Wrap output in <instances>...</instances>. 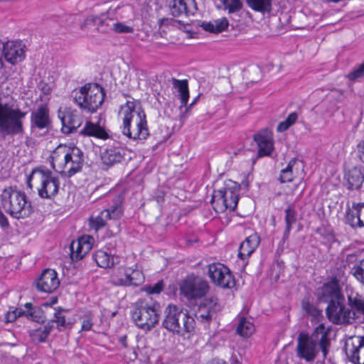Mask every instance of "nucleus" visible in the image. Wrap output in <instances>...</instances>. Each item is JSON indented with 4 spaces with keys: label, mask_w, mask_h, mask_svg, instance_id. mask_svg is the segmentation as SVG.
<instances>
[{
    "label": "nucleus",
    "mask_w": 364,
    "mask_h": 364,
    "mask_svg": "<svg viewBox=\"0 0 364 364\" xmlns=\"http://www.w3.org/2000/svg\"><path fill=\"white\" fill-rule=\"evenodd\" d=\"M329 333L330 328L322 323L315 328L311 336L301 332L297 337L296 356L306 362H312L318 353L319 345L323 356L326 357L330 345Z\"/></svg>",
    "instance_id": "nucleus-1"
},
{
    "label": "nucleus",
    "mask_w": 364,
    "mask_h": 364,
    "mask_svg": "<svg viewBox=\"0 0 364 364\" xmlns=\"http://www.w3.org/2000/svg\"><path fill=\"white\" fill-rule=\"evenodd\" d=\"M122 116V134L134 140H144L149 136L146 114L134 102L128 101L121 107Z\"/></svg>",
    "instance_id": "nucleus-2"
},
{
    "label": "nucleus",
    "mask_w": 364,
    "mask_h": 364,
    "mask_svg": "<svg viewBox=\"0 0 364 364\" xmlns=\"http://www.w3.org/2000/svg\"><path fill=\"white\" fill-rule=\"evenodd\" d=\"M50 158L53 168L67 177L80 171L84 163V153L75 146L60 144L52 152Z\"/></svg>",
    "instance_id": "nucleus-3"
},
{
    "label": "nucleus",
    "mask_w": 364,
    "mask_h": 364,
    "mask_svg": "<svg viewBox=\"0 0 364 364\" xmlns=\"http://www.w3.org/2000/svg\"><path fill=\"white\" fill-rule=\"evenodd\" d=\"M26 115L15 103L0 100V136H22Z\"/></svg>",
    "instance_id": "nucleus-4"
},
{
    "label": "nucleus",
    "mask_w": 364,
    "mask_h": 364,
    "mask_svg": "<svg viewBox=\"0 0 364 364\" xmlns=\"http://www.w3.org/2000/svg\"><path fill=\"white\" fill-rule=\"evenodd\" d=\"M0 199L4 210L14 218H26L33 212L26 195L16 187L9 186L4 188Z\"/></svg>",
    "instance_id": "nucleus-5"
},
{
    "label": "nucleus",
    "mask_w": 364,
    "mask_h": 364,
    "mask_svg": "<svg viewBox=\"0 0 364 364\" xmlns=\"http://www.w3.org/2000/svg\"><path fill=\"white\" fill-rule=\"evenodd\" d=\"M162 326L174 334L184 336L194 332L196 321L187 311L176 305L168 304L164 310Z\"/></svg>",
    "instance_id": "nucleus-6"
},
{
    "label": "nucleus",
    "mask_w": 364,
    "mask_h": 364,
    "mask_svg": "<svg viewBox=\"0 0 364 364\" xmlns=\"http://www.w3.org/2000/svg\"><path fill=\"white\" fill-rule=\"evenodd\" d=\"M160 304L151 299H140L134 303L132 317L134 323L141 329L148 331L159 322Z\"/></svg>",
    "instance_id": "nucleus-7"
},
{
    "label": "nucleus",
    "mask_w": 364,
    "mask_h": 364,
    "mask_svg": "<svg viewBox=\"0 0 364 364\" xmlns=\"http://www.w3.org/2000/svg\"><path fill=\"white\" fill-rule=\"evenodd\" d=\"M27 186L31 189L36 186L41 198L51 199L59 191V178L49 170H33L28 178Z\"/></svg>",
    "instance_id": "nucleus-8"
},
{
    "label": "nucleus",
    "mask_w": 364,
    "mask_h": 364,
    "mask_svg": "<svg viewBox=\"0 0 364 364\" xmlns=\"http://www.w3.org/2000/svg\"><path fill=\"white\" fill-rule=\"evenodd\" d=\"M104 97L102 88L97 84L87 83L73 92L74 102L87 112H96L103 102Z\"/></svg>",
    "instance_id": "nucleus-9"
},
{
    "label": "nucleus",
    "mask_w": 364,
    "mask_h": 364,
    "mask_svg": "<svg viewBox=\"0 0 364 364\" xmlns=\"http://www.w3.org/2000/svg\"><path fill=\"white\" fill-rule=\"evenodd\" d=\"M239 189L234 187H224L213 191L211 204L216 213H223L227 210H234L239 200Z\"/></svg>",
    "instance_id": "nucleus-10"
},
{
    "label": "nucleus",
    "mask_w": 364,
    "mask_h": 364,
    "mask_svg": "<svg viewBox=\"0 0 364 364\" xmlns=\"http://www.w3.org/2000/svg\"><path fill=\"white\" fill-rule=\"evenodd\" d=\"M208 290V282L193 275L188 276L180 285L181 294L188 300L202 298Z\"/></svg>",
    "instance_id": "nucleus-11"
},
{
    "label": "nucleus",
    "mask_w": 364,
    "mask_h": 364,
    "mask_svg": "<svg viewBox=\"0 0 364 364\" xmlns=\"http://www.w3.org/2000/svg\"><path fill=\"white\" fill-rule=\"evenodd\" d=\"M208 273L212 282L222 288L230 289L235 285V281L230 270L221 263L209 264Z\"/></svg>",
    "instance_id": "nucleus-12"
},
{
    "label": "nucleus",
    "mask_w": 364,
    "mask_h": 364,
    "mask_svg": "<svg viewBox=\"0 0 364 364\" xmlns=\"http://www.w3.org/2000/svg\"><path fill=\"white\" fill-rule=\"evenodd\" d=\"M143 279L141 271L124 267L118 268L111 276V282L116 286H137Z\"/></svg>",
    "instance_id": "nucleus-13"
},
{
    "label": "nucleus",
    "mask_w": 364,
    "mask_h": 364,
    "mask_svg": "<svg viewBox=\"0 0 364 364\" xmlns=\"http://www.w3.org/2000/svg\"><path fill=\"white\" fill-rule=\"evenodd\" d=\"M345 300L331 301L326 308V314L333 323H347L354 319L355 313L347 309Z\"/></svg>",
    "instance_id": "nucleus-14"
},
{
    "label": "nucleus",
    "mask_w": 364,
    "mask_h": 364,
    "mask_svg": "<svg viewBox=\"0 0 364 364\" xmlns=\"http://www.w3.org/2000/svg\"><path fill=\"white\" fill-rule=\"evenodd\" d=\"M345 350L349 360L354 364H364V336H354L347 339Z\"/></svg>",
    "instance_id": "nucleus-15"
},
{
    "label": "nucleus",
    "mask_w": 364,
    "mask_h": 364,
    "mask_svg": "<svg viewBox=\"0 0 364 364\" xmlns=\"http://www.w3.org/2000/svg\"><path fill=\"white\" fill-rule=\"evenodd\" d=\"M58 116L61 120L63 127L62 131L65 134H70L82 124V117L76 109L66 107L63 111H59Z\"/></svg>",
    "instance_id": "nucleus-16"
},
{
    "label": "nucleus",
    "mask_w": 364,
    "mask_h": 364,
    "mask_svg": "<svg viewBox=\"0 0 364 364\" xmlns=\"http://www.w3.org/2000/svg\"><path fill=\"white\" fill-rule=\"evenodd\" d=\"M51 124L49 109L46 105H41L31 113V130L48 129Z\"/></svg>",
    "instance_id": "nucleus-17"
},
{
    "label": "nucleus",
    "mask_w": 364,
    "mask_h": 364,
    "mask_svg": "<svg viewBox=\"0 0 364 364\" xmlns=\"http://www.w3.org/2000/svg\"><path fill=\"white\" fill-rule=\"evenodd\" d=\"M60 285L57 272L50 269L43 271L36 281L37 289L45 293L53 292Z\"/></svg>",
    "instance_id": "nucleus-18"
},
{
    "label": "nucleus",
    "mask_w": 364,
    "mask_h": 364,
    "mask_svg": "<svg viewBox=\"0 0 364 364\" xmlns=\"http://www.w3.org/2000/svg\"><path fill=\"white\" fill-rule=\"evenodd\" d=\"M253 138L258 146L259 156H269L274 149L272 132L267 128L263 129L256 133Z\"/></svg>",
    "instance_id": "nucleus-19"
},
{
    "label": "nucleus",
    "mask_w": 364,
    "mask_h": 364,
    "mask_svg": "<svg viewBox=\"0 0 364 364\" xmlns=\"http://www.w3.org/2000/svg\"><path fill=\"white\" fill-rule=\"evenodd\" d=\"M93 242V237L88 235L82 236L77 241H73L70 245L71 257L75 259L84 257L92 249Z\"/></svg>",
    "instance_id": "nucleus-20"
},
{
    "label": "nucleus",
    "mask_w": 364,
    "mask_h": 364,
    "mask_svg": "<svg viewBox=\"0 0 364 364\" xmlns=\"http://www.w3.org/2000/svg\"><path fill=\"white\" fill-rule=\"evenodd\" d=\"M4 53L7 62L17 64L25 58V50L21 43L10 41L4 45Z\"/></svg>",
    "instance_id": "nucleus-21"
},
{
    "label": "nucleus",
    "mask_w": 364,
    "mask_h": 364,
    "mask_svg": "<svg viewBox=\"0 0 364 364\" xmlns=\"http://www.w3.org/2000/svg\"><path fill=\"white\" fill-rule=\"evenodd\" d=\"M304 173V166L296 159H292L287 167L281 171L279 180L281 183L291 182L295 178L301 177Z\"/></svg>",
    "instance_id": "nucleus-22"
},
{
    "label": "nucleus",
    "mask_w": 364,
    "mask_h": 364,
    "mask_svg": "<svg viewBox=\"0 0 364 364\" xmlns=\"http://www.w3.org/2000/svg\"><path fill=\"white\" fill-rule=\"evenodd\" d=\"M173 16L193 15L197 10L195 0H173L169 5Z\"/></svg>",
    "instance_id": "nucleus-23"
},
{
    "label": "nucleus",
    "mask_w": 364,
    "mask_h": 364,
    "mask_svg": "<svg viewBox=\"0 0 364 364\" xmlns=\"http://www.w3.org/2000/svg\"><path fill=\"white\" fill-rule=\"evenodd\" d=\"M346 219L353 228L364 227V203H353L347 210Z\"/></svg>",
    "instance_id": "nucleus-24"
},
{
    "label": "nucleus",
    "mask_w": 364,
    "mask_h": 364,
    "mask_svg": "<svg viewBox=\"0 0 364 364\" xmlns=\"http://www.w3.org/2000/svg\"><path fill=\"white\" fill-rule=\"evenodd\" d=\"M125 155V150L119 146H109L102 154V164L107 168L120 163Z\"/></svg>",
    "instance_id": "nucleus-25"
},
{
    "label": "nucleus",
    "mask_w": 364,
    "mask_h": 364,
    "mask_svg": "<svg viewBox=\"0 0 364 364\" xmlns=\"http://www.w3.org/2000/svg\"><path fill=\"white\" fill-rule=\"evenodd\" d=\"M260 242L259 236L255 233L247 237L239 247L238 257L245 259L250 257L257 249Z\"/></svg>",
    "instance_id": "nucleus-26"
},
{
    "label": "nucleus",
    "mask_w": 364,
    "mask_h": 364,
    "mask_svg": "<svg viewBox=\"0 0 364 364\" xmlns=\"http://www.w3.org/2000/svg\"><path fill=\"white\" fill-rule=\"evenodd\" d=\"M321 294L324 298L331 301L345 300L337 280L333 279L323 285Z\"/></svg>",
    "instance_id": "nucleus-27"
},
{
    "label": "nucleus",
    "mask_w": 364,
    "mask_h": 364,
    "mask_svg": "<svg viewBox=\"0 0 364 364\" xmlns=\"http://www.w3.org/2000/svg\"><path fill=\"white\" fill-rule=\"evenodd\" d=\"M349 189H358L364 181V173L361 167L353 166L348 168L345 173Z\"/></svg>",
    "instance_id": "nucleus-28"
},
{
    "label": "nucleus",
    "mask_w": 364,
    "mask_h": 364,
    "mask_svg": "<svg viewBox=\"0 0 364 364\" xmlns=\"http://www.w3.org/2000/svg\"><path fill=\"white\" fill-rule=\"evenodd\" d=\"M80 134L103 140L109 138V133L104 127L92 122H87L85 123L84 127L80 131Z\"/></svg>",
    "instance_id": "nucleus-29"
},
{
    "label": "nucleus",
    "mask_w": 364,
    "mask_h": 364,
    "mask_svg": "<svg viewBox=\"0 0 364 364\" xmlns=\"http://www.w3.org/2000/svg\"><path fill=\"white\" fill-rule=\"evenodd\" d=\"M68 314V311L66 309L62 308L55 309L53 318L48 323H50L52 325L54 323H56V328L59 331L71 328L73 323L70 318L67 316Z\"/></svg>",
    "instance_id": "nucleus-30"
},
{
    "label": "nucleus",
    "mask_w": 364,
    "mask_h": 364,
    "mask_svg": "<svg viewBox=\"0 0 364 364\" xmlns=\"http://www.w3.org/2000/svg\"><path fill=\"white\" fill-rule=\"evenodd\" d=\"M93 257L97 264L102 268H110L119 262V258L117 256L102 250H97Z\"/></svg>",
    "instance_id": "nucleus-31"
},
{
    "label": "nucleus",
    "mask_w": 364,
    "mask_h": 364,
    "mask_svg": "<svg viewBox=\"0 0 364 364\" xmlns=\"http://www.w3.org/2000/svg\"><path fill=\"white\" fill-rule=\"evenodd\" d=\"M173 86L176 89L181 100L180 110L182 111L183 107H186L189 99L188 83L187 80H178L172 78Z\"/></svg>",
    "instance_id": "nucleus-32"
},
{
    "label": "nucleus",
    "mask_w": 364,
    "mask_h": 364,
    "mask_svg": "<svg viewBox=\"0 0 364 364\" xmlns=\"http://www.w3.org/2000/svg\"><path fill=\"white\" fill-rule=\"evenodd\" d=\"M285 212V230L283 234L282 240L284 242L288 239L292 225L296 222V211L292 205H289L284 210Z\"/></svg>",
    "instance_id": "nucleus-33"
},
{
    "label": "nucleus",
    "mask_w": 364,
    "mask_h": 364,
    "mask_svg": "<svg viewBox=\"0 0 364 364\" xmlns=\"http://www.w3.org/2000/svg\"><path fill=\"white\" fill-rule=\"evenodd\" d=\"M348 301L353 312L364 315V294L351 291L348 294Z\"/></svg>",
    "instance_id": "nucleus-34"
},
{
    "label": "nucleus",
    "mask_w": 364,
    "mask_h": 364,
    "mask_svg": "<svg viewBox=\"0 0 364 364\" xmlns=\"http://www.w3.org/2000/svg\"><path fill=\"white\" fill-rule=\"evenodd\" d=\"M228 20L225 18H221L210 22H203L201 27L206 31L210 33H220L224 31L228 26Z\"/></svg>",
    "instance_id": "nucleus-35"
},
{
    "label": "nucleus",
    "mask_w": 364,
    "mask_h": 364,
    "mask_svg": "<svg viewBox=\"0 0 364 364\" xmlns=\"http://www.w3.org/2000/svg\"><path fill=\"white\" fill-rule=\"evenodd\" d=\"M112 14V11L109 10L107 14H103L93 19L95 23L97 26L98 30L102 32L112 31V26L110 25L114 24L115 21L113 18L109 17Z\"/></svg>",
    "instance_id": "nucleus-36"
},
{
    "label": "nucleus",
    "mask_w": 364,
    "mask_h": 364,
    "mask_svg": "<svg viewBox=\"0 0 364 364\" xmlns=\"http://www.w3.org/2000/svg\"><path fill=\"white\" fill-rule=\"evenodd\" d=\"M122 213L123 210L120 197L115 198L114 205L103 210V215L105 218L110 220H118L122 215Z\"/></svg>",
    "instance_id": "nucleus-37"
},
{
    "label": "nucleus",
    "mask_w": 364,
    "mask_h": 364,
    "mask_svg": "<svg viewBox=\"0 0 364 364\" xmlns=\"http://www.w3.org/2000/svg\"><path fill=\"white\" fill-rule=\"evenodd\" d=\"M246 3L252 10L262 14L272 10V0H246Z\"/></svg>",
    "instance_id": "nucleus-38"
},
{
    "label": "nucleus",
    "mask_w": 364,
    "mask_h": 364,
    "mask_svg": "<svg viewBox=\"0 0 364 364\" xmlns=\"http://www.w3.org/2000/svg\"><path fill=\"white\" fill-rule=\"evenodd\" d=\"M53 328V325L50 323H48L41 328L31 331L30 335L34 342L42 343L46 340Z\"/></svg>",
    "instance_id": "nucleus-39"
},
{
    "label": "nucleus",
    "mask_w": 364,
    "mask_h": 364,
    "mask_svg": "<svg viewBox=\"0 0 364 364\" xmlns=\"http://www.w3.org/2000/svg\"><path fill=\"white\" fill-rule=\"evenodd\" d=\"M255 331V326L250 319L241 318L237 327V332L243 337H250Z\"/></svg>",
    "instance_id": "nucleus-40"
},
{
    "label": "nucleus",
    "mask_w": 364,
    "mask_h": 364,
    "mask_svg": "<svg viewBox=\"0 0 364 364\" xmlns=\"http://www.w3.org/2000/svg\"><path fill=\"white\" fill-rule=\"evenodd\" d=\"M201 304L207 309V310L213 316L218 311L220 310V305L218 299L215 296L205 298Z\"/></svg>",
    "instance_id": "nucleus-41"
},
{
    "label": "nucleus",
    "mask_w": 364,
    "mask_h": 364,
    "mask_svg": "<svg viewBox=\"0 0 364 364\" xmlns=\"http://www.w3.org/2000/svg\"><path fill=\"white\" fill-rule=\"evenodd\" d=\"M303 309L312 317V321L316 323L323 318L322 311L309 302L303 303Z\"/></svg>",
    "instance_id": "nucleus-42"
},
{
    "label": "nucleus",
    "mask_w": 364,
    "mask_h": 364,
    "mask_svg": "<svg viewBox=\"0 0 364 364\" xmlns=\"http://www.w3.org/2000/svg\"><path fill=\"white\" fill-rule=\"evenodd\" d=\"M223 6L224 9L228 10L229 14L239 11L242 8V3L240 0H220Z\"/></svg>",
    "instance_id": "nucleus-43"
},
{
    "label": "nucleus",
    "mask_w": 364,
    "mask_h": 364,
    "mask_svg": "<svg viewBox=\"0 0 364 364\" xmlns=\"http://www.w3.org/2000/svg\"><path fill=\"white\" fill-rule=\"evenodd\" d=\"M351 271L355 278L364 285V259L358 262Z\"/></svg>",
    "instance_id": "nucleus-44"
},
{
    "label": "nucleus",
    "mask_w": 364,
    "mask_h": 364,
    "mask_svg": "<svg viewBox=\"0 0 364 364\" xmlns=\"http://www.w3.org/2000/svg\"><path fill=\"white\" fill-rule=\"evenodd\" d=\"M159 26L160 28L162 27H173V28H180L181 26H184L185 23H182L180 20H176L174 18H164L159 20Z\"/></svg>",
    "instance_id": "nucleus-45"
},
{
    "label": "nucleus",
    "mask_w": 364,
    "mask_h": 364,
    "mask_svg": "<svg viewBox=\"0 0 364 364\" xmlns=\"http://www.w3.org/2000/svg\"><path fill=\"white\" fill-rule=\"evenodd\" d=\"M26 316L36 322H43L46 318L42 309L38 306H34L29 311H26Z\"/></svg>",
    "instance_id": "nucleus-46"
},
{
    "label": "nucleus",
    "mask_w": 364,
    "mask_h": 364,
    "mask_svg": "<svg viewBox=\"0 0 364 364\" xmlns=\"http://www.w3.org/2000/svg\"><path fill=\"white\" fill-rule=\"evenodd\" d=\"M109 218H106L103 215V210L100 213L99 215L95 218H92L90 221V225L92 228H94L95 230H98L106 225V221Z\"/></svg>",
    "instance_id": "nucleus-47"
},
{
    "label": "nucleus",
    "mask_w": 364,
    "mask_h": 364,
    "mask_svg": "<svg viewBox=\"0 0 364 364\" xmlns=\"http://www.w3.org/2000/svg\"><path fill=\"white\" fill-rule=\"evenodd\" d=\"M196 317L198 320H200L202 322L210 321L213 318V316L209 313V311L204 307V306L200 303L197 312L196 313Z\"/></svg>",
    "instance_id": "nucleus-48"
},
{
    "label": "nucleus",
    "mask_w": 364,
    "mask_h": 364,
    "mask_svg": "<svg viewBox=\"0 0 364 364\" xmlns=\"http://www.w3.org/2000/svg\"><path fill=\"white\" fill-rule=\"evenodd\" d=\"M110 26H112V31L117 33H131L134 31L133 27L117 21H114V23Z\"/></svg>",
    "instance_id": "nucleus-49"
},
{
    "label": "nucleus",
    "mask_w": 364,
    "mask_h": 364,
    "mask_svg": "<svg viewBox=\"0 0 364 364\" xmlns=\"http://www.w3.org/2000/svg\"><path fill=\"white\" fill-rule=\"evenodd\" d=\"M164 287L163 280H159L154 285H147L144 287V291L149 294H159Z\"/></svg>",
    "instance_id": "nucleus-50"
},
{
    "label": "nucleus",
    "mask_w": 364,
    "mask_h": 364,
    "mask_svg": "<svg viewBox=\"0 0 364 364\" xmlns=\"http://www.w3.org/2000/svg\"><path fill=\"white\" fill-rule=\"evenodd\" d=\"M364 75V61L354 70L348 75L350 80H355Z\"/></svg>",
    "instance_id": "nucleus-51"
},
{
    "label": "nucleus",
    "mask_w": 364,
    "mask_h": 364,
    "mask_svg": "<svg viewBox=\"0 0 364 364\" xmlns=\"http://www.w3.org/2000/svg\"><path fill=\"white\" fill-rule=\"evenodd\" d=\"M199 97L200 96L198 95L196 97H195L194 100L192 101V102L190 105H188V103H187L186 107H183L182 111H181V114H180V120L181 121L185 120L189 110L196 103Z\"/></svg>",
    "instance_id": "nucleus-52"
},
{
    "label": "nucleus",
    "mask_w": 364,
    "mask_h": 364,
    "mask_svg": "<svg viewBox=\"0 0 364 364\" xmlns=\"http://www.w3.org/2000/svg\"><path fill=\"white\" fill-rule=\"evenodd\" d=\"M92 326V317L90 315H87L85 316L83 318V321L82 322L81 330L85 331H90L91 330Z\"/></svg>",
    "instance_id": "nucleus-53"
},
{
    "label": "nucleus",
    "mask_w": 364,
    "mask_h": 364,
    "mask_svg": "<svg viewBox=\"0 0 364 364\" xmlns=\"http://www.w3.org/2000/svg\"><path fill=\"white\" fill-rule=\"evenodd\" d=\"M9 222L8 220V218L4 215L3 211L0 209V227L3 230H6L9 228Z\"/></svg>",
    "instance_id": "nucleus-54"
},
{
    "label": "nucleus",
    "mask_w": 364,
    "mask_h": 364,
    "mask_svg": "<svg viewBox=\"0 0 364 364\" xmlns=\"http://www.w3.org/2000/svg\"><path fill=\"white\" fill-rule=\"evenodd\" d=\"M291 125H292L291 123H290L286 119L285 120L279 123V124L277 125V130L279 132H283L287 130Z\"/></svg>",
    "instance_id": "nucleus-55"
},
{
    "label": "nucleus",
    "mask_w": 364,
    "mask_h": 364,
    "mask_svg": "<svg viewBox=\"0 0 364 364\" xmlns=\"http://www.w3.org/2000/svg\"><path fill=\"white\" fill-rule=\"evenodd\" d=\"M291 125H292L291 123H290L286 119L285 120L279 123V124L277 125V130L279 132H283L287 130Z\"/></svg>",
    "instance_id": "nucleus-56"
},
{
    "label": "nucleus",
    "mask_w": 364,
    "mask_h": 364,
    "mask_svg": "<svg viewBox=\"0 0 364 364\" xmlns=\"http://www.w3.org/2000/svg\"><path fill=\"white\" fill-rule=\"evenodd\" d=\"M291 125H292L291 123H290L286 119L285 120L279 123V124L277 125V130L279 132H283L287 130Z\"/></svg>",
    "instance_id": "nucleus-57"
},
{
    "label": "nucleus",
    "mask_w": 364,
    "mask_h": 364,
    "mask_svg": "<svg viewBox=\"0 0 364 364\" xmlns=\"http://www.w3.org/2000/svg\"><path fill=\"white\" fill-rule=\"evenodd\" d=\"M298 119V114L296 112H291L289 114L287 118V121H289L293 125Z\"/></svg>",
    "instance_id": "nucleus-58"
},
{
    "label": "nucleus",
    "mask_w": 364,
    "mask_h": 364,
    "mask_svg": "<svg viewBox=\"0 0 364 364\" xmlns=\"http://www.w3.org/2000/svg\"><path fill=\"white\" fill-rule=\"evenodd\" d=\"M17 318L16 311L9 312L6 315V320L9 322L15 321Z\"/></svg>",
    "instance_id": "nucleus-59"
},
{
    "label": "nucleus",
    "mask_w": 364,
    "mask_h": 364,
    "mask_svg": "<svg viewBox=\"0 0 364 364\" xmlns=\"http://www.w3.org/2000/svg\"><path fill=\"white\" fill-rule=\"evenodd\" d=\"M358 147L360 149V159L364 163V141L362 144H359Z\"/></svg>",
    "instance_id": "nucleus-60"
},
{
    "label": "nucleus",
    "mask_w": 364,
    "mask_h": 364,
    "mask_svg": "<svg viewBox=\"0 0 364 364\" xmlns=\"http://www.w3.org/2000/svg\"><path fill=\"white\" fill-rule=\"evenodd\" d=\"M119 341L124 348H127V336H122L119 338Z\"/></svg>",
    "instance_id": "nucleus-61"
},
{
    "label": "nucleus",
    "mask_w": 364,
    "mask_h": 364,
    "mask_svg": "<svg viewBox=\"0 0 364 364\" xmlns=\"http://www.w3.org/2000/svg\"><path fill=\"white\" fill-rule=\"evenodd\" d=\"M356 259L355 254H349L347 255L346 259L348 262H352Z\"/></svg>",
    "instance_id": "nucleus-62"
},
{
    "label": "nucleus",
    "mask_w": 364,
    "mask_h": 364,
    "mask_svg": "<svg viewBox=\"0 0 364 364\" xmlns=\"http://www.w3.org/2000/svg\"><path fill=\"white\" fill-rule=\"evenodd\" d=\"M14 311H16L17 317H19L24 314V311L22 309H16Z\"/></svg>",
    "instance_id": "nucleus-63"
},
{
    "label": "nucleus",
    "mask_w": 364,
    "mask_h": 364,
    "mask_svg": "<svg viewBox=\"0 0 364 364\" xmlns=\"http://www.w3.org/2000/svg\"><path fill=\"white\" fill-rule=\"evenodd\" d=\"M220 360H213L207 364H220Z\"/></svg>",
    "instance_id": "nucleus-64"
}]
</instances>
